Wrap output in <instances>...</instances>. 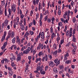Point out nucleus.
I'll return each mask as SVG.
<instances>
[{
    "mask_svg": "<svg viewBox=\"0 0 78 78\" xmlns=\"http://www.w3.org/2000/svg\"><path fill=\"white\" fill-rule=\"evenodd\" d=\"M39 67H40V72L41 75H44L45 74V71L44 70V65H42L41 66H39Z\"/></svg>",
    "mask_w": 78,
    "mask_h": 78,
    "instance_id": "f257e3e1",
    "label": "nucleus"
},
{
    "mask_svg": "<svg viewBox=\"0 0 78 78\" xmlns=\"http://www.w3.org/2000/svg\"><path fill=\"white\" fill-rule=\"evenodd\" d=\"M42 61L43 62H47L48 61V55L47 54H43L42 55Z\"/></svg>",
    "mask_w": 78,
    "mask_h": 78,
    "instance_id": "f03ea898",
    "label": "nucleus"
},
{
    "mask_svg": "<svg viewBox=\"0 0 78 78\" xmlns=\"http://www.w3.org/2000/svg\"><path fill=\"white\" fill-rule=\"evenodd\" d=\"M16 5L15 4H13L11 6V10L12 11H13L14 14L16 12Z\"/></svg>",
    "mask_w": 78,
    "mask_h": 78,
    "instance_id": "7ed1b4c3",
    "label": "nucleus"
},
{
    "mask_svg": "<svg viewBox=\"0 0 78 78\" xmlns=\"http://www.w3.org/2000/svg\"><path fill=\"white\" fill-rule=\"evenodd\" d=\"M8 11L9 12V14L8 15L7 17L8 19H9L10 18V17H11V13H12V10H11V9H10V8H9L8 9Z\"/></svg>",
    "mask_w": 78,
    "mask_h": 78,
    "instance_id": "20e7f679",
    "label": "nucleus"
},
{
    "mask_svg": "<svg viewBox=\"0 0 78 78\" xmlns=\"http://www.w3.org/2000/svg\"><path fill=\"white\" fill-rule=\"evenodd\" d=\"M19 22V17H16V19H14L13 21V23H15L16 25H18V23Z\"/></svg>",
    "mask_w": 78,
    "mask_h": 78,
    "instance_id": "39448f33",
    "label": "nucleus"
},
{
    "mask_svg": "<svg viewBox=\"0 0 78 78\" xmlns=\"http://www.w3.org/2000/svg\"><path fill=\"white\" fill-rule=\"evenodd\" d=\"M30 47H29L26 50L23 51V53L27 55L30 52Z\"/></svg>",
    "mask_w": 78,
    "mask_h": 78,
    "instance_id": "423d86ee",
    "label": "nucleus"
},
{
    "mask_svg": "<svg viewBox=\"0 0 78 78\" xmlns=\"http://www.w3.org/2000/svg\"><path fill=\"white\" fill-rule=\"evenodd\" d=\"M55 66V64L54 63V62L53 61H51L49 62L48 66H51L52 68L54 67Z\"/></svg>",
    "mask_w": 78,
    "mask_h": 78,
    "instance_id": "0eeeda50",
    "label": "nucleus"
},
{
    "mask_svg": "<svg viewBox=\"0 0 78 78\" xmlns=\"http://www.w3.org/2000/svg\"><path fill=\"white\" fill-rule=\"evenodd\" d=\"M54 62L55 64H56V66H57L60 64V59L58 60V59L56 58L54 60Z\"/></svg>",
    "mask_w": 78,
    "mask_h": 78,
    "instance_id": "6e6552de",
    "label": "nucleus"
},
{
    "mask_svg": "<svg viewBox=\"0 0 78 78\" xmlns=\"http://www.w3.org/2000/svg\"><path fill=\"white\" fill-rule=\"evenodd\" d=\"M43 16L42 15V14L41 15L40 20L39 21V26H40V27H42V22L41 20H42Z\"/></svg>",
    "mask_w": 78,
    "mask_h": 78,
    "instance_id": "1a4fd4ad",
    "label": "nucleus"
},
{
    "mask_svg": "<svg viewBox=\"0 0 78 78\" xmlns=\"http://www.w3.org/2000/svg\"><path fill=\"white\" fill-rule=\"evenodd\" d=\"M17 62L21 61V55L20 54L17 55V58L16 59Z\"/></svg>",
    "mask_w": 78,
    "mask_h": 78,
    "instance_id": "9d476101",
    "label": "nucleus"
},
{
    "mask_svg": "<svg viewBox=\"0 0 78 78\" xmlns=\"http://www.w3.org/2000/svg\"><path fill=\"white\" fill-rule=\"evenodd\" d=\"M12 57L10 58V60L11 61H16V56L14 55L13 54H11Z\"/></svg>",
    "mask_w": 78,
    "mask_h": 78,
    "instance_id": "9b49d317",
    "label": "nucleus"
},
{
    "mask_svg": "<svg viewBox=\"0 0 78 78\" xmlns=\"http://www.w3.org/2000/svg\"><path fill=\"white\" fill-rule=\"evenodd\" d=\"M29 35V33H28V31H27L26 33L25 34L24 37V38H26V39L28 41V37Z\"/></svg>",
    "mask_w": 78,
    "mask_h": 78,
    "instance_id": "f8f14e48",
    "label": "nucleus"
},
{
    "mask_svg": "<svg viewBox=\"0 0 78 78\" xmlns=\"http://www.w3.org/2000/svg\"><path fill=\"white\" fill-rule=\"evenodd\" d=\"M37 51H36V47H34L33 49L31 50V52H33V55H34L36 54Z\"/></svg>",
    "mask_w": 78,
    "mask_h": 78,
    "instance_id": "ddd939ff",
    "label": "nucleus"
},
{
    "mask_svg": "<svg viewBox=\"0 0 78 78\" xmlns=\"http://www.w3.org/2000/svg\"><path fill=\"white\" fill-rule=\"evenodd\" d=\"M41 32H40L39 34V35H37L36 38L35 39V41L36 42H37V41H38V40L39 39V38H41Z\"/></svg>",
    "mask_w": 78,
    "mask_h": 78,
    "instance_id": "4468645a",
    "label": "nucleus"
},
{
    "mask_svg": "<svg viewBox=\"0 0 78 78\" xmlns=\"http://www.w3.org/2000/svg\"><path fill=\"white\" fill-rule=\"evenodd\" d=\"M16 41L17 42L18 44H20V39L19 38V36H16Z\"/></svg>",
    "mask_w": 78,
    "mask_h": 78,
    "instance_id": "2eb2a0df",
    "label": "nucleus"
},
{
    "mask_svg": "<svg viewBox=\"0 0 78 78\" xmlns=\"http://www.w3.org/2000/svg\"><path fill=\"white\" fill-rule=\"evenodd\" d=\"M45 33L44 32H42L41 34V37L42 39H44L45 36Z\"/></svg>",
    "mask_w": 78,
    "mask_h": 78,
    "instance_id": "dca6fc26",
    "label": "nucleus"
},
{
    "mask_svg": "<svg viewBox=\"0 0 78 78\" xmlns=\"http://www.w3.org/2000/svg\"><path fill=\"white\" fill-rule=\"evenodd\" d=\"M68 72L69 73H71V74L73 73V70H71V69H70V68H69L68 70Z\"/></svg>",
    "mask_w": 78,
    "mask_h": 78,
    "instance_id": "f3484780",
    "label": "nucleus"
},
{
    "mask_svg": "<svg viewBox=\"0 0 78 78\" xmlns=\"http://www.w3.org/2000/svg\"><path fill=\"white\" fill-rule=\"evenodd\" d=\"M53 48L54 50H56V48H57V46L56 44L54 43L53 44Z\"/></svg>",
    "mask_w": 78,
    "mask_h": 78,
    "instance_id": "a211bd4d",
    "label": "nucleus"
},
{
    "mask_svg": "<svg viewBox=\"0 0 78 78\" xmlns=\"http://www.w3.org/2000/svg\"><path fill=\"white\" fill-rule=\"evenodd\" d=\"M76 48H74L73 50L72 51V53L74 55H75L76 54Z\"/></svg>",
    "mask_w": 78,
    "mask_h": 78,
    "instance_id": "6ab92c4d",
    "label": "nucleus"
},
{
    "mask_svg": "<svg viewBox=\"0 0 78 78\" xmlns=\"http://www.w3.org/2000/svg\"><path fill=\"white\" fill-rule=\"evenodd\" d=\"M71 62H72V61H71V60H66L65 62L66 64H71Z\"/></svg>",
    "mask_w": 78,
    "mask_h": 78,
    "instance_id": "aec40b11",
    "label": "nucleus"
},
{
    "mask_svg": "<svg viewBox=\"0 0 78 78\" xmlns=\"http://www.w3.org/2000/svg\"><path fill=\"white\" fill-rule=\"evenodd\" d=\"M51 36V40H53V38H54V37H56V34H55V33H53Z\"/></svg>",
    "mask_w": 78,
    "mask_h": 78,
    "instance_id": "412c9836",
    "label": "nucleus"
},
{
    "mask_svg": "<svg viewBox=\"0 0 78 78\" xmlns=\"http://www.w3.org/2000/svg\"><path fill=\"white\" fill-rule=\"evenodd\" d=\"M39 66L37 67L36 68L37 70L34 71V73H37L38 72V71H40V68H39Z\"/></svg>",
    "mask_w": 78,
    "mask_h": 78,
    "instance_id": "4be33fe9",
    "label": "nucleus"
},
{
    "mask_svg": "<svg viewBox=\"0 0 78 78\" xmlns=\"http://www.w3.org/2000/svg\"><path fill=\"white\" fill-rule=\"evenodd\" d=\"M14 35H15L14 32L12 31V33H11L10 37L11 38H13V37H14Z\"/></svg>",
    "mask_w": 78,
    "mask_h": 78,
    "instance_id": "5701e85b",
    "label": "nucleus"
},
{
    "mask_svg": "<svg viewBox=\"0 0 78 78\" xmlns=\"http://www.w3.org/2000/svg\"><path fill=\"white\" fill-rule=\"evenodd\" d=\"M8 24V20H5L4 21V25L5 26H7Z\"/></svg>",
    "mask_w": 78,
    "mask_h": 78,
    "instance_id": "b1692460",
    "label": "nucleus"
},
{
    "mask_svg": "<svg viewBox=\"0 0 78 78\" xmlns=\"http://www.w3.org/2000/svg\"><path fill=\"white\" fill-rule=\"evenodd\" d=\"M53 71L54 73H58V70H57V68L54 67L53 69Z\"/></svg>",
    "mask_w": 78,
    "mask_h": 78,
    "instance_id": "393cba45",
    "label": "nucleus"
},
{
    "mask_svg": "<svg viewBox=\"0 0 78 78\" xmlns=\"http://www.w3.org/2000/svg\"><path fill=\"white\" fill-rule=\"evenodd\" d=\"M41 60H42V59L41 58H37L36 59L35 62H36L37 63L38 62V61H41Z\"/></svg>",
    "mask_w": 78,
    "mask_h": 78,
    "instance_id": "a878e982",
    "label": "nucleus"
},
{
    "mask_svg": "<svg viewBox=\"0 0 78 78\" xmlns=\"http://www.w3.org/2000/svg\"><path fill=\"white\" fill-rule=\"evenodd\" d=\"M5 0H3V1H1V5L2 6H5Z\"/></svg>",
    "mask_w": 78,
    "mask_h": 78,
    "instance_id": "bb28decb",
    "label": "nucleus"
},
{
    "mask_svg": "<svg viewBox=\"0 0 78 78\" xmlns=\"http://www.w3.org/2000/svg\"><path fill=\"white\" fill-rule=\"evenodd\" d=\"M76 38L75 37V35H73V41L74 42H76Z\"/></svg>",
    "mask_w": 78,
    "mask_h": 78,
    "instance_id": "cd10ccee",
    "label": "nucleus"
},
{
    "mask_svg": "<svg viewBox=\"0 0 78 78\" xmlns=\"http://www.w3.org/2000/svg\"><path fill=\"white\" fill-rule=\"evenodd\" d=\"M43 52L42 51H40L38 53V56L40 57L42 55H43Z\"/></svg>",
    "mask_w": 78,
    "mask_h": 78,
    "instance_id": "c85d7f7f",
    "label": "nucleus"
},
{
    "mask_svg": "<svg viewBox=\"0 0 78 78\" xmlns=\"http://www.w3.org/2000/svg\"><path fill=\"white\" fill-rule=\"evenodd\" d=\"M71 46H72V47H73V48H76V45L75 44H74V43H72L71 44Z\"/></svg>",
    "mask_w": 78,
    "mask_h": 78,
    "instance_id": "c756f323",
    "label": "nucleus"
},
{
    "mask_svg": "<svg viewBox=\"0 0 78 78\" xmlns=\"http://www.w3.org/2000/svg\"><path fill=\"white\" fill-rule=\"evenodd\" d=\"M69 30H67L66 32V36H67V37H69Z\"/></svg>",
    "mask_w": 78,
    "mask_h": 78,
    "instance_id": "7c9ffc66",
    "label": "nucleus"
},
{
    "mask_svg": "<svg viewBox=\"0 0 78 78\" xmlns=\"http://www.w3.org/2000/svg\"><path fill=\"white\" fill-rule=\"evenodd\" d=\"M55 20V19L54 17H52L51 18L52 23V24H54Z\"/></svg>",
    "mask_w": 78,
    "mask_h": 78,
    "instance_id": "2f4dec72",
    "label": "nucleus"
},
{
    "mask_svg": "<svg viewBox=\"0 0 78 78\" xmlns=\"http://www.w3.org/2000/svg\"><path fill=\"white\" fill-rule=\"evenodd\" d=\"M41 43H40L37 48V50H40L41 49Z\"/></svg>",
    "mask_w": 78,
    "mask_h": 78,
    "instance_id": "473e14b6",
    "label": "nucleus"
},
{
    "mask_svg": "<svg viewBox=\"0 0 78 78\" xmlns=\"http://www.w3.org/2000/svg\"><path fill=\"white\" fill-rule=\"evenodd\" d=\"M21 30H25V27H24V25L22 24L21 26Z\"/></svg>",
    "mask_w": 78,
    "mask_h": 78,
    "instance_id": "72a5a7b5",
    "label": "nucleus"
},
{
    "mask_svg": "<svg viewBox=\"0 0 78 78\" xmlns=\"http://www.w3.org/2000/svg\"><path fill=\"white\" fill-rule=\"evenodd\" d=\"M71 5L72 7H73L75 5V2L73 1H72L71 3Z\"/></svg>",
    "mask_w": 78,
    "mask_h": 78,
    "instance_id": "f704fd0d",
    "label": "nucleus"
},
{
    "mask_svg": "<svg viewBox=\"0 0 78 78\" xmlns=\"http://www.w3.org/2000/svg\"><path fill=\"white\" fill-rule=\"evenodd\" d=\"M11 62L12 67H14V66H16V63H14V62Z\"/></svg>",
    "mask_w": 78,
    "mask_h": 78,
    "instance_id": "c9c22d12",
    "label": "nucleus"
},
{
    "mask_svg": "<svg viewBox=\"0 0 78 78\" xmlns=\"http://www.w3.org/2000/svg\"><path fill=\"white\" fill-rule=\"evenodd\" d=\"M4 14L5 15V16L8 17V14H7V12L6 10V9H5V11L4 13Z\"/></svg>",
    "mask_w": 78,
    "mask_h": 78,
    "instance_id": "e433bc0d",
    "label": "nucleus"
},
{
    "mask_svg": "<svg viewBox=\"0 0 78 78\" xmlns=\"http://www.w3.org/2000/svg\"><path fill=\"white\" fill-rule=\"evenodd\" d=\"M58 26L59 27H62V22H58Z\"/></svg>",
    "mask_w": 78,
    "mask_h": 78,
    "instance_id": "4c0bfd02",
    "label": "nucleus"
},
{
    "mask_svg": "<svg viewBox=\"0 0 78 78\" xmlns=\"http://www.w3.org/2000/svg\"><path fill=\"white\" fill-rule=\"evenodd\" d=\"M5 39V37L2 36V39L1 40V41L2 42H3V41Z\"/></svg>",
    "mask_w": 78,
    "mask_h": 78,
    "instance_id": "58836bf2",
    "label": "nucleus"
},
{
    "mask_svg": "<svg viewBox=\"0 0 78 78\" xmlns=\"http://www.w3.org/2000/svg\"><path fill=\"white\" fill-rule=\"evenodd\" d=\"M20 18L21 19H23V18H24V15L23 14L20 15Z\"/></svg>",
    "mask_w": 78,
    "mask_h": 78,
    "instance_id": "ea45409f",
    "label": "nucleus"
},
{
    "mask_svg": "<svg viewBox=\"0 0 78 78\" xmlns=\"http://www.w3.org/2000/svg\"><path fill=\"white\" fill-rule=\"evenodd\" d=\"M62 52V49L61 48H58L57 52L58 53H61Z\"/></svg>",
    "mask_w": 78,
    "mask_h": 78,
    "instance_id": "a19ab883",
    "label": "nucleus"
},
{
    "mask_svg": "<svg viewBox=\"0 0 78 78\" xmlns=\"http://www.w3.org/2000/svg\"><path fill=\"white\" fill-rule=\"evenodd\" d=\"M16 42V37H14L12 39V44H15Z\"/></svg>",
    "mask_w": 78,
    "mask_h": 78,
    "instance_id": "79ce46f5",
    "label": "nucleus"
},
{
    "mask_svg": "<svg viewBox=\"0 0 78 78\" xmlns=\"http://www.w3.org/2000/svg\"><path fill=\"white\" fill-rule=\"evenodd\" d=\"M67 11H66V12H65V13L63 15V17L64 19L66 18V16H67Z\"/></svg>",
    "mask_w": 78,
    "mask_h": 78,
    "instance_id": "37998d69",
    "label": "nucleus"
},
{
    "mask_svg": "<svg viewBox=\"0 0 78 78\" xmlns=\"http://www.w3.org/2000/svg\"><path fill=\"white\" fill-rule=\"evenodd\" d=\"M61 20V22H62V23H65V20L64 19V18H61L60 19Z\"/></svg>",
    "mask_w": 78,
    "mask_h": 78,
    "instance_id": "c03bdc74",
    "label": "nucleus"
},
{
    "mask_svg": "<svg viewBox=\"0 0 78 78\" xmlns=\"http://www.w3.org/2000/svg\"><path fill=\"white\" fill-rule=\"evenodd\" d=\"M51 21V19L50 18H48L47 20V22L49 23H50Z\"/></svg>",
    "mask_w": 78,
    "mask_h": 78,
    "instance_id": "a18cd8bd",
    "label": "nucleus"
},
{
    "mask_svg": "<svg viewBox=\"0 0 78 78\" xmlns=\"http://www.w3.org/2000/svg\"><path fill=\"white\" fill-rule=\"evenodd\" d=\"M57 53H58V51L57 50L55 51L53 53V55L54 56H56V55H57Z\"/></svg>",
    "mask_w": 78,
    "mask_h": 78,
    "instance_id": "49530a36",
    "label": "nucleus"
},
{
    "mask_svg": "<svg viewBox=\"0 0 78 78\" xmlns=\"http://www.w3.org/2000/svg\"><path fill=\"white\" fill-rule=\"evenodd\" d=\"M11 33H12V32H11V30H9V31L8 32V36H11Z\"/></svg>",
    "mask_w": 78,
    "mask_h": 78,
    "instance_id": "de8ad7c7",
    "label": "nucleus"
},
{
    "mask_svg": "<svg viewBox=\"0 0 78 78\" xmlns=\"http://www.w3.org/2000/svg\"><path fill=\"white\" fill-rule=\"evenodd\" d=\"M33 10H31L30 12V16H31V17H32V16H33Z\"/></svg>",
    "mask_w": 78,
    "mask_h": 78,
    "instance_id": "09e8293b",
    "label": "nucleus"
},
{
    "mask_svg": "<svg viewBox=\"0 0 78 78\" xmlns=\"http://www.w3.org/2000/svg\"><path fill=\"white\" fill-rule=\"evenodd\" d=\"M70 44H71V43L70 42H69V43L66 44V47H69V45H70Z\"/></svg>",
    "mask_w": 78,
    "mask_h": 78,
    "instance_id": "8fccbe9b",
    "label": "nucleus"
},
{
    "mask_svg": "<svg viewBox=\"0 0 78 78\" xmlns=\"http://www.w3.org/2000/svg\"><path fill=\"white\" fill-rule=\"evenodd\" d=\"M72 20L73 23H75V22H76V18L75 17H73L72 19Z\"/></svg>",
    "mask_w": 78,
    "mask_h": 78,
    "instance_id": "3c124183",
    "label": "nucleus"
},
{
    "mask_svg": "<svg viewBox=\"0 0 78 78\" xmlns=\"http://www.w3.org/2000/svg\"><path fill=\"white\" fill-rule=\"evenodd\" d=\"M67 60V57H66V56H64V62H65Z\"/></svg>",
    "mask_w": 78,
    "mask_h": 78,
    "instance_id": "603ef678",
    "label": "nucleus"
},
{
    "mask_svg": "<svg viewBox=\"0 0 78 78\" xmlns=\"http://www.w3.org/2000/svg\"><path fill=\"white\" fill-rule=\"evenodd\" d=\"M30 33L31 36H33L34 34V32L33 31H31V30L30 31Z\"/></svg>",
    "mask_w": 78,
    "mask_h": 78,
    "instance_id": "864d4df0",
    "label": "nucleus"
},
{
    "mask_svg": "<svg viewBox=\"0 0 78 78\" xmlns=\"http://www.w3.org/2000/svg\"><path fill=\"white\" fill-rule=\"evenodd\" d=\"M48 56L50 58V59L51 60V59H52V56L51 55L48 54Z\"/></svg>",
    "mask_w": 78,
    "mask_h": 78,
    "instance_id": "5fc2aeb1",
    "label": "nucleus"
},
{
    "mask_svg": "<svg viewBox=\"0 0 78 78\" xmlns=\"http://www.w3.org/2000/svg\"><path fill=\"white\" fill-rule=\"evenodd\" d=\"M70 10H68L67 12V16H70Z\"/></svg>",
    "mask_w": 78,
    "mask_h": 78,
    "instance_id": "6e6d98bb",
    "label": "nucleus"
},
{
    "mask_svg": "<svg viewBox=\"0 0 78 78\" xmlns=\"http://www.w3.org/2000/svg\"><path fill=\"white\" fill-rule=\"evenodd\" d=\"M57 37L56 39V41L57 42H59V41L60 40L61 38H60V37Z\"/></svg>",
    "mask_w": 78,
    "mask_h": 78,
    "instance_id": "4d7b16f0",
    "label": "nucleus"
},
{
    "mask_svg": "<svg viewBox=\"0 0 78 78\" xmlns=\"http://www.w3.org/2000/svg\"><path fill=\"white\" fill-rule=\"evenodd\" d=\"M64 42V40L63 39L62 40H61L60 44L61 45H62V44H63Z\"/></svg>",
    "mask_w": 78,
    "mask_h": 78,
    "instance_id": "13d9d810",
    "label": "nucleus"
},
{
    "mask_svg": "<svg viewBox=\"0 0 78 78\" xmlns=\"http://www.w3.org/2000/svg\"><path fill=\"white\" fill-rule=\"evenodd\" d=\"M76 32V29H74L73 31V35H75V32Z\"/></svg>",
    "mask_w": 78,
    "mask_h": 78,
    "instance_id": "bf43d9fd",
    "label": "nucleus"
},
{
    "mask_svg": "<svg viewBox=\"0 0 78 78\" xmlns=\"http://www.w3.org/2000/svg\"><path fill=\"white\" fill-rule=\"evenodd\" d=\"M47 13H48V10L46 11L44 13H43L44 16L47 15Z\"/></svg>",
    "mask_w": 78,
    "mask_h": 78,
    "instance_id": "052dcab7",
    "label": "nucleus"
},
{
    "mask_svg": "<svg viewBox=\"0 0 78 78\" xmlns=\"http://www.w3.org/2000/svg\"><path fill=\"white\" fill-rule=\"evenodd\" d=\"M61 11L59 10L58 11V16H61Z\"/></svg>",
    "mask_w": 78,
    "mask_h": 78,
    "instance_id": "680f3d73",
    "label": "nucleus"
},
{
    "mask_svg": "<svg viewBox=\"0 0 78 78\" xmlns=\"http://www.w3.org/2000/svg\"><path fill=\"white\" fill-rule=\"evenodd\" d=\"M48 19V15H47L45 16L44 18V21H45V22H46V21H47Z\"/></svg>",
    "mask_w": 78,
    "mask_h": 78,
    "instance_id": "e2e57ef3",
    "label": "nucleus"
},
{
    "mask_svg": "<svg viewBox=\"0 0 78 78\" xmlns=\"http://www.w3.org/2000/svg\"><path fill=\"white\" fill-rule=\"evenodd\" d=\"M41 50H43L44 49V45L43 44L41 43Z\"/></svg>",
    "mask_w": 78,
    "mask_h": 78,
    "instance_id": "0e129e2a",
    "label": "nucleus"
},
{
    "mask_svg": "<svg viewBox=\"0 0 78 78\" xmlns=\"http://www.w3.org/2000/svg\"><path fill=\"white\" fill-rule=\"evenodd\" d=\"M69 69V66H66V67H65V71L66 72H67V69Z\"/></svg>",
    "mask_w": 78,
    "mask_h": 78,
    "instance_id": "69168bd1",
    "label": "nucleus"
},
{
    "mask_svg": "<svg viewBox=\"0 0 78 78\" xmlns=\"http://www.w3.org/2000/svg\"><path fill=\"white\" fill-rule=\"evenodd\" d=\"M5 62H7V63H8V62H9V60H8V59H7V58H5Z\"/></svg>",
    "mask_w": 78,
    "mask_h": 78,
    "instance_id": "338daca9",
    "label": "nucleus"
},
{
    "mask_svg": "<svg viewBox=\"0 0 78 78\" xmlns=\"http://www.w3.org/2000/svg\"><path fill=\"white\" fill-rule=\"evenodd\" d=\"M33 4L34 5H36V0H33L32 1Z\"/></svg>",
    "mask_w": 78,
    "mask_h": 78,
    "instance_id": "774afa93",
    "label": "nucleus"
}]
</instances>
